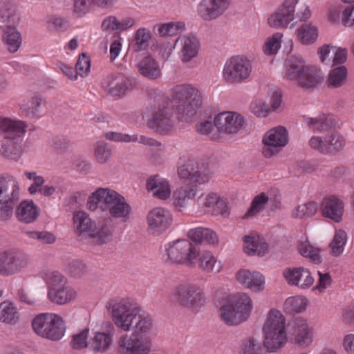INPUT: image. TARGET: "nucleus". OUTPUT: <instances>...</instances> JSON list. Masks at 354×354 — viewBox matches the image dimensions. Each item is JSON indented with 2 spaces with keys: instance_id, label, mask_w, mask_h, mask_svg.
<instances>
[{
  "instance_id": "nucleus-15",
  "label": "nucleus",
  "mask_w": 354,
  "mask_h": 354,
  "mask_svg": "<svg viewBox=\"0 0 354 354\" xmlns=\"http://www.w3.org/2000/svg\"><path fill=\"white\" fill-rule=\"evenodd\" d=\"M174 48L177 50L180 59L183 62H188L198 55L200 42L193 35H183L177 38Z\"/></svg>"
},
{
  "instance_id": "nucleus-4",
  "label": "nucleus",
  "mask_w": 354,
  "mask_h": 354,
  "mask_svg": "<svg viewBox=\"0 0 354 354\" xmlns=\"http://www.w3.org/2000/svg\"><path fill=\"white\" fill-rule=\"evenodd\" d=\"M32 328L39 337L59 341L64 335L66 324L62 317L54 313H40L32 321Z\"/></svg>"
},
{
  "instance_id": "nucleus-34",
  "label": "nucleus",
  "mask_w": 354,
  "mask_h": 354,
  "mask_svg": "<svg viewBox=\"0 0 354 354\" xmlns=\"http://www.w3.org/2000/svg\"><path fill=\"white\" fill-rule=\"evenodd\" d=\"M245 252L249 255L262 257L268 250V244L260 236L250 234L244 236Z\"/></svg>"
},
{
  "instance_id": "nucleus-31",
  "label": "nucleus",
  "mask_w": 354,
  "mask_h": 354,
  "mask_svg": "<svg viewBox=\"0 0 354 354\" xmlns=\"http://www.w3.org/2000/svg\"><path fill=\"white\" fill-rule=\"evenodd\" d=\"M131 210V208L127 203L124 197L118 194L105 212H108L113 218L127 221L129 218Z\"/></svg>"
},
{
  "instance_id": "nucleus-43",
  "label": "nucleus",
  "mask_w": 354,
  "mask_h": 354,
  "mask_svg": "<svg viewBox=\"0 0 354 354\" xmlns=\"http://www.w3.org/2000/svg\"><path fill=\"white\" fill-rule=\"evenodd\" d=\"M324 138L325 147L328 150L327 154L335 153L343 149L345 146L344 137L337 131H332Z\"/></svg>"
},
{
  "instance_id": "nucleus-16",
  "label": "nucleus",
  "mask_w": 354,
  "mask_h": 354,
  "mask_svg": "<svg viewBox=\"0 0 354 354\" xmlns=\"http://www.w3.org/2000/svg\"><path fill=\"white\" fill-rule=\"evenodd\" d=\"M118 194L117 192L109 188H97L88 198L86 203L88 209L94 212L99 209L101 212H105Z\"/></svg>"
},
{
  "instance_id": "nucleus-44",
  "label": "nucleus",
  "mask_w": 354,
  "mask_h": 354,
  "mask_svg": "<svg viewBox=\"0 0 354 354\" xmlns=\"http://www.w3.org/2000/svg\"><path fill=\"white\" fill-rule=\"evenodd\" d=\"M347 69L344 66H337L328 74L327 83L329 88H339L346 82Z\"/></svg>"
},
{
  "instance_id": "nucleus-50",
  "label": "nucleus",
  "mask_w": 354,
  "mask_h": 354,
  "mask_svg": "<svg viewBox=\"0 0 354 354\" xmlns=\"http://www.w3.org/2000/svg\"><path fill=\"white\" fill-rule=\"evenodd\" d=\"M317 203L314 201L299 205L292 212V216L295 218L305 219L315 215L317 212Z\"/></svg>"
},
{
  "instance_id": "nucleus-62",
  "label": "nucleus",
  "mask_w": 354,
  "mask_h": 354,
  "mask_svg": "<svg viewBox=\"0 0 354 354\" xmlns=\"http://www.w3.org/2000/svg\"><path fill=\"white\" fill-rule=\"evenodd\" d=\"M30 237L39 241L43 244H52L56 241L55 236L49 232H28Z\"/></svg>"
},
{
  "instance_id": "nucleus-22",
  "label": "nucleus",
  "mask_w": 354,
  "mask_h": 354,
  "mask_svg": "<svg viewBox=\"0 0 354 354\" xmlns=\"http://www.w3.org/2000/svg\"><path fill=\"white\" fill-rule=\"evenodd\" d=\"M283 276L289 284L302 288H309L314 282L310 271L302 267L287 268L283 272Z\"/></svg>"
},
{
  "instance_id": "nucleus-39",
  "label": "nucleus",
  "mask_w": 354,
  "mask_h": 354,
  "mask_svg": "<svg viewBox=\"0 0 354 354\" xmlns=\"http://www.w3.org/2000/svg\"><path fill=\"white\" fill-rule=\"evenodd\" d=\"M196 186L186 185L176 189L173 194L174 205L177 208L185 207L196 194Z\"/></svg>"
},
{
  "instance_id": "nucleus-29",
  "label": "nucleus",
  "mask_w": 354,
  "mask_h": 354,
  "mask_svg": "<svg viewBox=\"0 0 354 354\" xmlns=\"http://www.w3.org/2000/svg\"><path fill=\"white\" fill-rule=\"evenodd\" d=\"M272 203V205L274 209L278 208L280 204V197L275 196L274 198L266 196L264 193H261L256 196L252 201L250 208L243 216V218H248L256 216L263 208L266 203Z\"/></svg>"
},
{
  "instance_id": "nucleus-46",
  "label": "nucleus",
  "mask_w": 354,
  "mask_h": 354,
  "mask_svg": "<svg viewBox=\"0 0 354 354\" xmlns=\"http://www.w3.org/2000/svg\"><path fill=\"white\" fill-rule=\"evenodd\" d=\"M21 141L3 140L0 151L3 156L17 160L21 153Z\"/></svg>"
},
{
  "instance_id": "nucleus-6",
  "label": "nucleus",
  "mask_w": 354,
  "mask_h": 354,
  "mask_svg": "<svg viewBox=\"0 0 354 354\" xmlns=\"http://www.w3.org/2000/svg\"><path fill=\"white\" fill-rule=\"evenodd\" d=\"M177 111L185 120L191 118L202 103L200 91L191 85H178L175 88Z\"/></svg>"
},
{
  "instance_id": "nucleus-20",
  "label": "nucleus",
  "mask_w": 354,
  "mask_h": 354,
  "mask_svg": "<svg viewBox=\"0 0 354 354\" xmlns=\"http://www.w3.org/2000/svg\"><path fill=\"white\" fill-rule=\"evenodd\" d=\"M26 124L21 120L4 118L0 121V132L3 140L21 141L26 132Z\"/></svg>"
},
{
  "instance_id": "nucleus-11",
  "label": "nucleus",
  "mask_w": 354,
  "mask_h": 354,
  "mask_svg": "<svg viewBox=\"0 0 354 354\" xmlns=\"http://www.w3.org/2000/svg\"><path fill=\"white\" fill-rule=\"evenodd\" d=\"M178 176L192 183L203 184L208 181L210 174L207 168L194 158L180 159L178 166Z\"/></svg>"
},
{
  "instance_id": "nucleus-58",
  "label": "nucleus",
  "mask_w": 354,
  "mask_h": 354,
  "mask_svg": "<svg viewBox=\"0 0 354 354\" xmlns=\"http://www.w3.org/2000/svg\"><path fill=\"white\" fill-rule=\"evenodd\" d=\"M300 254L304 257L310 259L315 263H319L321 258L317 252V250L315 249L308 243H301L299 248Z\"/></svg>"
},
{
  "instance_id": "nucleus-41",
  "label": "nucleus",
  "mask_w": 354,
  "mask_h": 354,
  "mask_svg": "<svg viewBox=\"0 0 354 354\" xmlns=\"http://www.w3.org/2000/svg\"><path fill=\"white\" fill-rule=\"evenodd\" d=\"M19 319V314L14 304L3 301L0 304V322L15 325Z\"/></svg>"
},
{
  "instance_id": "nucleus-55",
  "label": "nucleus",
  "mask_w": 354,
  "mask_h": 354,
  "mask_svg": "<svg viewBox=\"0 0 354 354\" xmlns=\"http://www.w3.org/2000/svg\"><path fill=\"white\" fill-rule=\"evenodd\" d=\"M185 25L181 22H169L158 26V32L161 37L176 35L178 31L184 29Z\"/></svg>"
},
{
  "instance_id": "nucleus-19",
  "label": "nucleus",
  "mask_w": 354,
  "mask_h": 354,
  "mask_svg": "<svg viewBox=\"0 0 354 354\" xmlns=\"http://www.w3.org/2000/svg\"><path fill=\"white\" fill-rule=\"evenodd\" d=\"M292 335L296 344L302 348H306L313 342L314 329L306 319L297 318L294 322Z\"/></svg>"
},
{
  "instance_id": "nucleus-8",
  "label": "nucleus",
  "mask_w": 354,
  "mask_h": 354,
  "mask_svg": "<svg viewBox=\"0 0 354 354\" xmlns=\"http://www.w3.org/2000/svg\"><path fill=\"white\" fill-rule=\"evenodd\" d=\"M173 297L180 306L192 310H198L205 302V296L202 289L192 283H182L176 286Z\"/></svg>"
},
{
  "instance_id": "nucleus-37",
  "label": "nucleus",
  "mask_w": 354,
  "mask_h": 354,
  "mask_svg": "<svg viewBox=\"0 0 354 354\" xmlns=\"http://www.w3.org/2000/svg\"><path fill=\"white\" fill-rule=\"evenodd\" d=\"M224 12L214 0H202L198 8V15L206 21L216 19Z\"/></svg>"
},
{
  "instance_id": "nucleus-32",
  "label": "nucleus",
  "mask_w": 354,
  "mask_h": 354,
  "mask_svg": "<svg viewBox=\"0 0 354 354\" xmlns=\"http://www.w3.org/2000/svg\"><path fill=\"white\" fill-rule=\"evenodd\" d=\"M39 214V209L32 201L21 202L16 209L18 220L25 223H32L37 218Z\"/></svg>"
},
{
  "instance_id": "nucleus-61",
  "label": "nucleus",
  "mask_w": 354,
  "mask_h": 354,
  "mask_svg": "<svg viewBox=\"0 0 354 354\" xmlns=\"http://www.w3.org/2000/svg\"><path fill=\"white\" fill-rule=\"evenodd\" d=\"M75 66L81 77L88 75L90 71L91 59L87 54L82 53L79 55Z\"/></svg>"
},
{
  "instance_id": "nucleus-12",
  "label": "nucleus",
  "mask_w": 354,
  "mask_h": 354,
  "mask_svg": "<svg viewBox=\"0 0 354 354\" xmlns=\"http://www.w3.org/2000/svg\"><path fill=\"white\" fill-rule=\"evenodd\" d=\"M288 131L283 127L272 129L266 133L263 138L264 147L262 150L263 156L270 158L277 153L288 143Z\"/></svg>"
},
{
  "instance_id": "nucleus-30",
  "label": "nucleus",
  "mask_w": 354,
  "mask_h": 354,
  "mask_svg": "<svg viewBox=\"0 0 354 354\" xmlns=\"http://www.w3.org/2000/svg\"><path fill=\"white\" fill-rule=\"evenodd\" d=\"M138 71L145 77L156 80L161 75L158 63L149 55L144 57L137 65Z\"/></svg>"
},
{
  "instance_id": "nucleus-63",
  "label": "nucleus",
  "mask_w": 354,
  "mask_h": 354,
  "mask_svg": "<svg viewBox=\"0 0 354 354\" xmlns=\"http://www.w3.org/2000/svg\"><path fill=\"white\" fill-rule=\"evenodd\" d=\"M51 147L59 153H64L70 147V141L64 136H57L52 140Z\"/></svg>"
},
{
  "instance_id": "nucleus-38",
  "label": "nucleus",
  "mask_w": 354,
  "mask_h": 354,
  "mask_svg": "<svg viewBox=\"0 0 354 354\" xmlns=\"http://www.w3.org/2000/svg\"><path fill=\"white\" fill-rule=\"evenodd\" d=\"M112 343L111 336L106 333L95 332L88 341V348L93 353L107 351Z\"/></svg>"
},
{
  "instance_id": "nucleus-18",
  "label": "nucleus",
  "mask_w": 354,
  "mask_h": 354,
  "mask_svg": "<svg viewBox=\"0 0 354 354\" xmlns=\"http://www.w3.org/2000/svg\"><path fill=\"white\" fill-rule=\"evenodd\" d=\"M297 3V0H286L282 7L269 17V26L274 28L287 27L295 18V7Z\"/></svg>"
},
{
  "instance_id": "nucleus-42",
  "label": "nucleus",
  "mask_w": 354,
  "mask_h": 354,
  "mask_svg": "<svg viewBox=\"0 0 354 354\" xmlns=\"http://www.w3.org/2000/svg\"><path fill=\"white\" fill-rule=\"evenodd\" d=\"M199 267L205 272H218L221 269V264L218 261L213 254L205 251L198 255Z\"/></svg>"
},
{
  "instance_id": "nucleus-10",
  "label": "nucleus",
  "mask_w": 354,
  "mask_h": 354,
  "mask_svg": "<svg viewBox=\"0 0 354 354\" xmlns=\"http://www.w3.org/2000/svg\"><path fill=\"white\" fill-rule=\"evenodd\" d=\"M47 297L53 304L64 305L77 297V292L66 285V279L61 274H55L48 285Z\"/></svg>"
},
{
  "instance_id": "nucleus-23",
  "label": "nucleus",
  "mask_w": 354,
  "mask_h": 354,
  "mask_svg": "<svg viewBox=\"0 0 354 354\" xmlns=\"http://www.w3.org/2000/svg\"><path fill=\"white\" fill-rule=\"evenodd\" d=\"M322 214L324 217L338 223L341 221L344 213V203L335 196H330L323 199L321 203Z\"/></svg>"
},
{
  "instance_id": "nucleus-26",
  "label": "nucleus",
  "mask_w": 354,
  "mask_h": 354,
  "mask_svg": "<svg viewBox=\"0 0 354 354\" xmlns=\"http://www.w3.org/2000/svg\"><path fill=\"white\" fill-rule=\"evenodd\" d=\"M5 254L7 276L21 272L28 264L27 255L21 252L6 250Z\"/></svg>"
},
{
  "instance_id": "nucleus-47",
  "label": "nucleus",
  "mask_w": 354,
  "mask_h": 354,
  "mask_svg": "<svg viewBox=\"0 0 354 354\" xmlns=\"http://www.w3.org/2000/svg\"><path fill=\"white\" fill-rule=\"evenodd\" d=\"M3 39L10 53H15L21 44V35L15 29V26L7 28Z\"/></svg>"
},
{
  "instance_id": "nucleus-53",
  "label": "nucleus",
  "mask_w": 354,
  "mask_h": 354,
  "mask_svg": "<svg viewBox=\"0 0 354 354\" xmlns=\"http://www.w3.org/2000/svg\"><path fill=\"white\" fill-rule=\"evenodd\" d=\"M0 17L7 28L16 26L19 21V16L15 13V10L11 6L5 5L0 9Z\"/></svg>"
},
{
  "instance_id": "nucleus-25",
  "label": "nucleus",
  "mask_w": 354,
  "mask_h": 354,
  "mask_svg": "<svg viewBox=\"0 0 354 354\" xmlns=\"http://www.w3.org/2000/svg\"><path fill=\"white\" fill-rule=\"evenodd\" d=\"M172 112L169 109H159L153 113L148 125L156 131L163 133L170 131L173 127Z\"/></svg>"
},
{
  "instance_id": "nucleus-33",
  "label": "nucleus",
  "mask_w": 354,
  "mask_h": 354,
  "mask_svg": "<svg viewBox=\"0 0 354 354\" xmlns=\"http://www.w3.org/2000/svg\"><path fill=\"white\" fill-rule=\"evenodd\" d=\"M306 66L304 60L297 56H291L286 60L285 77L297 82Z\"/></svg>"
},
{
  "instance_id": "nucleus-59",
  "label": "nucleus",
  "mask_w": 354,
  "mask_h": 354,
  "mask_svg": "<svg viewBox=\"0 0 354 354\" xmlns=\"http://www.w3.org/2000/svg\"><path fill=\"white\" fill-rule=\"evenodd\" d=\"M88 333L89 329L84 328L80 333L74 335L71 343L72 347L77 350L88 347V342L87 341Z\"/></svg>"
},
{
  "instance_id": "nucleus-40",
  "label": "nucleus",
  "mask_w": 354,
  "mask_h": 354,
  "mask_svg": "<svg viewBox=\"0 0 354 354\" xmlns=\"http://www.w3.org/2000/svg\"><path fill=\"white\" fill-rule=\"evenodd\" d=\"M305 122L308 127L319 131H328L336 126V120L333 115H319L317 118H307Z\"/></svg>"
},
{
  "instance_id": "nucleus-52",
  "label": "nucleus",
  "mask_w": 354,
  "mask_h": 354,
  "mask_svg": "<svg viewBox=\"0 0 354 354\" xmlns=\"http://www.w3.org/2000/svg\"><path fill=\"white\" fill-rule=\"evenodd\" d=\"M113 155V151L109 145L104 142H98L95 149V160L100 165L108 163Z\"/></svg>"
},
{
  "instance_id": "nucleus-51",
  "label": "nucleus",
  "mask_w": 354,
  "mask_h": 354,
  "mask_svg": "<svg viewBox=\"0 0 354 354\" xmlns=\"http://www.w3.org/2000/svg\"><path fill=\"white\" fill-rule=\"evenodd\" d=\"M347 234L345 231L339 230L335 234L333 241L330 243L331 254L338 257L342 254L346 243Z\"/></svg>"
},
{
  "instance_id": "nucleus-3",
  "label": "nucleus",
  "mask_w": 354,
  "mask_h": 354,
  "mask_svg": "<svg viewBox=\"0 0 354 354\" xmlns=\"http://www.w3.org/2000/svg\"><path fill=\"white\" fill-rule=\"evenodd\" d=\"M263 346L269 352H274L284 346L287 337L284 317L276 310H272L263 327Z\"/></svg>"
},
{
  "instance_id": "nucleus-21",
  "label": "nucleus",
  "mask_w": 354,
  "mask_h": 354,
  "mask_svg": "<svg viewBox=\"0 0 354 354\" xmlns=\"http://www.w3.org/2000/svg\"><path fill=\"white\" fill-rule=\"evenodd\" d=\"M73 222L75 232L81 241L94 236V232L97 229L96 223L86 212H75L73 215Z\"/></svg>"
},
{
  "instance_id": "nucleus-36",
  "label": "nucleus",
  "mask_w": 354,
  "mask_h": 354,
  "mask_svg": "<svg viewBox=\"0 0 354 354\" xmlns=\"http://www.w3.org/2000/svg\"><path fill=\"white\" fill-rule=\"evenodd\" d=\"M43 102V99L39 95L24 100L20 105L21 113L30 119L39 118Z\"/></svg>"
},
{
  "instance_id": "nucleus-54",
  "label": "nucleus",
  "mask_w": 354,
  "mask_h": 354,
  "mask_svg": "<svg viewBox=\"0 0 354 354\" xmlns=\"http://www.w3.org/2000/svg\"><path fill=\"white\" fill-rule=\"evenodd\" d=\"M242 346L243 354H264L266 352L264 346L254 337L245 339Z\"/></svg>"
},
{
  "instance_id": "nucleus-13",
  "label": "nucleus",
  "mask_w": 354,
  "mask_h": 354,
  "mask_svg": "<svg viewBox=\"0 0 354 354\" xmlns=\"http://www.w3.org/2000/svg\"><path fill=\"white\" fill-rule=\"evenodd\" d=\"M147 230L154 236H158L172 223V215L169 211L162 207L152 209L147 216Z\"/></svg>"
},
{
  "instance_id": "nucleus-17",
  "label": "nucleus",
  "mask_w": 354,
  "mask_h": 354,
  "mask_svg": "<svg viewBox=\"0 0 354 354\" xmlns=\"http://www.w3.org/2000/svg\"><path fill=\"white\" fill-rule=\"evenodd\" d=\"M106 86L110 95L121 97L133 90L136 80L122 74L111 75L106 78Z\"/></svg>"
},
{
  "instance_id": "nucleus-7",
  "label": "nucleus",
  "mask_w": 354,
  "mask_h": 354,
  "mask_svg": "<svg viewBox=\"0 0 354 354\" xmlns=\"http://www.w3.org/2000/svg\"><path fill=\"white\" fill-rule=\"evenodd\" d=\"M167 259L165 263L194 265L193 260L199 254V248L189 239H178L168 243L165 248Z\"/></svg>"
},
{
  "instance_id": "nucleus-1",
  "label": "nucleus",
  "mask_w": 354,
  "mask_h": 354,
  "mask_svg": "<svg viewBox=\"0 0 354 354\" xmlns=\"http://www.w3.org/2000/svg\"><path fill=\"white\" fill-rule=\"evenodd\" d=\"M109 309L111 312L114 324L125 332L132 328L133 335L150 337L153 322L149 316L141 315V310L136 304L128 300L109 303Z\"/></svg>"
},
{
  "instance_id": "nucleus-45",
  "label": "nucleus",
  "mask_w": 354,
  "mask_h": 354,
  "mask_svg": "<svg viewBox=\"0 0 354 354\" xmlns=\"http://www.w3.org/2000/svg\"><path fill=\"white\" fill-rule=\"evenodd\" d=\"M150 39V32L145 28H140L136 31L134 40L131 42L130 47L136 53L146 50L149 46Z\"/></svg>"
},
{
  "instance_id": "nucleus-27",
  "label": "nucleus",
  "mask_w": 354,
  "mask_h": 354,
  "mask_svg": "<svg viewBox=\"0 0 354 354\" xmlns=\"http://www.w3.org/2000/svg\"><path fill=\"white\" fill-rule=\"evenodd\" d=\"M146 186L148 191L160 199L165 200L171 195L169 182L158 174L148 178Z\"/></svg>"
},
{
  "instance_id": "nucleus-60",
  "label": "nucleus",
  "mask_w": 354,
  "mask_h": 354,
  "mask_svg": "<svg viewBox=\"0 0 354 354\" xmlns=\"http://www.w3.org/2000/svg\"><path fill=\"white\" fill-rule=\"evenodd\" d=\"M111 236V226L104 223L97 232H94V236L91 238H94L97 244L102 245L110 240Z\"/></svg>"
},
{
  "instance_id": "nucleus-49",
  "label": "nucleus",
  "mask_w": 354,
  "mask_h": 354,
  "mask_svg": "<svg viewBox=\"0 0 354 354\" xmlns=\"http://www.w3.org/2000/svg\"><path fill=\"white\" fill-rule=\"evenodd\" d=\"M307 304L308 300L304 297H289L284 303V310L289 314L299 313L306 309Z\"/></svg>"
},
{
  "instance_id": "nucleus-28",
  "label": "nucleus",
  "mask_w": 354,
  "mask_h": 354,
  "mask_svg": "<svg viewBox=\"0 0 354 354\" xmlns=\"http://www.w3.org/2000/svg\"><path fill=\"white\" fill-rule=\"evenodd\" d=\"M189 241L198 248L203 242L215 245L218 242V237L214 232L205 227H196L192 229L187 233Z\"/></svg>"
},
{
  "instance_id": "nucleus-56",
  "label": "nucleus",
  "mask_w": 354,
  "mask_h": 354,
  "mask_svg": "<svg viewBox=\"0 0 354 354\" xmlns=\"http://www.w3.org/2000/svg\"><path fill=\"white\" fill-rule=\"evenodd\" d=\"M283 35L279 32L274 33L270 38L268 39L265 44L264 51L266 55L276 54L281 46V39Z\"/></svg>"
},
{
  "instance_id": "nucleus-64",
  "label": "nucleus",
  "mask_w": 354,
  "mask_h": 354,
  "mask_svg": "<svg viewBox=\"0 0 354 354\" xmlns=\"http://www.w3.org/2000/svg\"><path fill=\"white\" fill-rule=\"evenodd\" d=\"M342 24L344 26H354V4L348 6L342 12Z\"/></svg>"
},
{
  "instance_id": "nucleus-24",
  "label": "nucleus",
  "mask_w": 354,
  "mask_h": 354,
  "mask_svg": "<svg viewBox=\"0 0 354 354\" xmlns=\"http://www.w3.org/2000/svg\"><path fill=\"white\" fill-rule=\"evenodd\" d=\"M237 281L243 286L254 292H259L264 289L265 279L258 272H250L249 270H240L236 273Z\"/></svg>"
},
{
  "instance_id": "nucleus-48",
  "label": "nucleus",
  "mask_w": 354,
  "mask_h": 354,
  "mask_svg": "<svg viewBox=\"0 0 354 354\" xmlns=\"http://www.w3.org/2000/svg\"><path fill=\"white\" fill-rule=\"evenodd\" d=\"M297 36L303 44L314 43L318 36L317 28L310 24H303L297 29Z\"/></svg>"
},
{
  "instance_id": "nucleus-57",
  "label": "nucleus",
  "mask_w": 354,
  "mask_h": 354,
  "mask_svg": "<svg viewBox=\"0 0 354 354\" xmlns=\"http://www.w3.org/2000/svg\"><path fill=\"white\" fill-rule=\"evenodd\" d=\"M68 271L72 277L80 278L87 273V266L82 261L73 260L69 263Z\"/></svg>"
},
{
  "instance_id": "nucleus-14",
  "label": "nucleus",
  "mask_w": 354,
  "mask_h": 354,
  "mask_svg": "<svg viewBox=\"0 0 354 354\" xmlns=\"http://www.w3.org/2000/svg\"><path fill=\"white\" fill-rule=\"evenodd\" d=\"M214 123L219 132L234 134L242 129L245 120L241 114L234 112H223L215 117Z\"/></svg>"
},
{
  "instance_id": "nucleus-9",
  "label": "nucleus",
  "mask_w": 354,
  "mask_h": 354,
  "mask_svg": "<svg viewBox=\"0 0 354 354\" xmlns=\"http://www.w3.org/2000/svg\"><path fill=\"white\" fill-rule=\"evenodd\" d=\"M252 71L251 62L247 57L234 56L226 62L223 69V78L227 83H241L249 78Z\"/></svg>"
},
{
  "instance_id": "nucleus-35",
  "label": "nucleus",
  "mask_w": 354,
  "mask_h": 354,
  "mask_svg": "<svg viewBox=\"0 0 354 354\" xmlns=\"http://www.w3.org/2000/svg\"><path fill=\"white\" fill-rule=\"evenodd\" d=\"M323 78L317 68L313 66H307L297 80V83L305 88L316 87Z\"/></svg>"
},
{
  "instance_id": "nucleus-2",
  "label": "nucleus",
  "mask_w": 354,
  "mask_h": 354,
  "mask_svg": "<svg viewBox=\"0 0 354 354\" xmlns=\"http://www.w3.org/2000/svg\"><path fill=\"white\" fill-rule=\"evenodd\" d=\"M252 308V299L247 294L230 295L220 308L221 319L227 325H239L249 318Z\"/></svg>"
},
{
  "instance_id": "nucleus-5",
  "label": "nucleus",
  "mask_w": 354,
  "mask_h": 354,
  "mask_svg": "<svg viewBox=\"0 0 354 354\" xmlns=\"http://www.w3.org/2000/svg\"><path fill=\"white\" fill-rule=\"evenodd\" d=\"M19 201V189L12 177L0 176V221L10 220Z\"/></svg>"
}]
</instances>
